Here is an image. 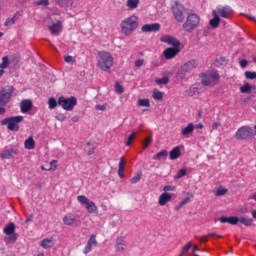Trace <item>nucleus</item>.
I'll use <instances>...</instances> for the list:
<instances>
[{"label":"nucleus","instance_id":"09e8293b","mask_svg":"<svg viewBox=\"0 0 256 256\" xmlns=\"http://www.w3.org/2000/svg\"><path fill=\"white\" fill-rule=\"evenodd\" d=\"M4 25L5 27H10V25H15V16L12 18H7Z\"/></svg>","mask_w":256,"mask_h":256},{"label":"nucleus","instance_id":"2eb2a0df","mask_svg":"<svg viewBox=\"0 0 256 256\" xmlns=\"http://www.w3.org/2000/svg\"><path fill=\"white\" fill-rule=\"evenodd\" d=\"M3 231L4 234L8 236V241H10V243H15V241H17V234L15 233V223H9L5 226Z\"/></svg>","mask_w":256,"mask_h":256},{"label":"nucleus","instance_id":"4be33fe9","mask_svg":"<svg viewBox=\"0 0 256 256\" xmlns=\"http://www.w3.org/2000/svg\"><path fill=\"white\" fill-rule=\"evenodd\" d=\"M212 17L213 18L209 20V25L213 29H217V27H219V25L221 23V17H219V15H217V12L215 10H212Z\"/></svg>","mask_w":256,"mask_h":256},{"label":"nucleus","instance_id":"e2e57ef3","mask_svg":"<svg viewBox=\"0 0 256 256\" xmlns=\"http://www.w3.org/2000/svg\"><path fill=\"white\" fill-rule=\"evenodd\" d=\"M5 113H7L5 106H0V115H5Z\"/></svg>","mask_w":256,"mask_h":256},{"label":"nucleus","instance_id":"e433bc0d","mask_svg":"<svg viewBox=\"0 0 256 256\" xmlns=\"http://www.w3.org/2000/svg\"><path fill=\"white\" fill-rule=\"evenodd\" d=\"M153 99H155L156 101H161V99H163V92H161L159 90H154L153 91Z\"/></svg>","mask_w":256,"mask_h":256},{"label":"nucleus","instance_id":"20e7f679","mask_svg":"<svg viewBox=\"0 0 256 256\" xmlns=\"http://www.w3.org/2000/svg\"><path fill=\"white\" fill-rule=\"evenodd\" d=\"M220 223H229V225H237V223H242L245 227H251L253 225V220L251 218L237 217V216H222L218 219Z\"/></svg>","mask_w":256,"mask_h":256},{"label":"nucleus","instance_id":"ddd939ff","mask_svg":"<svg viewBox=\"0 0 256 256\" xmlns=\"http://www.w3.org/2000/svg\"><path fill=\"white\" fill-rule=\"evenodd\" d=\"M64 225L68 227H80L81 226V219L79 216L73 213L66 214L62 219Z\"/></svg>","mask_w":256,"mask_h":256},{"label":"nucleus","instance_id":"7ed1b4c3","mask_svg":"<svg viewBox=\"0 0 256 256\" xmlns=\"http://www.w3.org/2000/svg\"><path fill=\"white\" fill-rule=\"evenodd\" d=\"M113 55L107 51L98 52L97 56V65L102 71H111V67H113Z\"/></svg>","mask_w":256,"mask_h":256},{"label":"nucleus","instance_id":"39448f33","mask_svg":"<svg viewBox=\"0 0 256 256\" xmlns=\"http://www.w3.org/2000/svg\"><path fill=\"white\" fill-rule=\"evenodd\" d=\"M219 79H221V77L217 71H208L202 75V85L205 87H214V85L219 83Z\"/></svg>","mask_w":256,"mask_h":256},{"label":"nucleus","instance_id":"774afa93","mask_svg":"<svg viewBox=\"0 0 256 256\" xmlns=\"http://www.w3.org/2000/svg\"><path fill=\"white\" fill-rule=\"evenodd\" d=\"M252 217H253L254 219H256V210H253V211H252Z\"/></svg>","mask_w":256,"mask_h":256},{"label":"nucleus","instance_id":"de8ad7c7","mask_svg":"<svg viewBox=\"0 0 256 256\" xmlns=\"http://www.w3.org/2000/svg\"><path fill=\"white\" fill-rule=\"evenodd\" d=\"M115 91L116 93H119V95L123 94V92L125 91L123 89V86L121 84H119V82L115 83Z\"/></svg>","mask_w":256,"mask_h":256},{"label":"nucleus","instance_id":"13d9d810","mask_svg":"<svg viewBox=\"0 0 256 256\" xmlns=\"http://www.w3.org/2000/svg\"><path fill=\"white\" fill-rule=\"evenodd\" d=\"M197 91H198V88L195 87V86H192L190 88V94L189 95L192 97V95H195V93H197Z\"/></svg>","mask_w":256,"mask_h":256},{"label":"nucleus","instance_id":"bb28decb","mask_svg":"<svg viewBox=\"0 0 256 256\" xmlns=\"http://www.w3.org/2000/svg\"><path fill=\"white\" fill-rule=\"evenodd\" d=\"M125 164H126L125 160L122 157L120 159L119 167H118V177H120V179H123L125 177Z\"/></svg>","mask_w":256,"mask_h":256},{"label":"nucleus","instance_id":"5fc2aeb1","mask_svg":"<svg viewBox=\"0 0 256 256\" xmlns=\"http://www.w3.org/2000/svg\"><path fill=\"white\" fill-rule=\"evenodd\" d=\"M163 191H165V192H167V191H175V186L166 185V186H164Z\"/></svg>","mask_w":256,"mask_h":256},{"label":"nucleus","instance_id":"f8f14e48","mask_svg":"<svg viewBox=\"0 0 256 256\" xmlns=\"http://www.w3.org/2000/svg\"><path fill=\"white\" fill-rule=\"evenodd\" d=\"M77 201L82 205H86V210L88 211V213L93 214L99 212V209L97 208L95 202L90 201V199L87 198V196L79 195L77 196Z\"/></svg>","mask_w":256,"mask_h":256},{"label":"nucleus","instance_id":"a211bd4d","mask_svg":"<svg viewBox=\"0 0 256 256\" xmlns=\"http://www.w3.org/2000/svg\"><path fill=\"white\" fill-rule=\"evenodd\" d=\"M115 249L117 253H123V251H127V243H125V237L118 236L116 238Z\"/></svg>","mask_w":256,"mask_h":256},{"label":"nucleus","instance_id":"bf43d9fd","mask_svg":"<svg viewBox=\"0 0 256 256\" xmlns=\"http://www.w3.org/2000/svg\"><path fill=\"white\" fill-rule=\"evenodd\" d=\"M239 64H240V67L245 69V67H247L248 62H247V60L242 59V60H240Z\"/></svg>","mask_w":256,"mask_h":256},{"label":"nucleus","instance_id":"ea45409f","mask_svg":"<svg viewBox=\"0 0 256 256\" xmlns=\"http://www.w3.org/2000/svg\"><path fill=\"white\" fill-rule=\"evenodd\" d=\"M252 86L249 83H245L243 86L240 87V91L242 93H249L251 92Z\"/></svg>","mask_w":256,"mask_h":256},{"label":"nucleus","instance_id":"cd10ccee","mask_svg":"<svg viewBox=\"0 0 256 256\" xmlns=\"http://www.w3.org/2000/svg\"><path fill=\"white\" fill-rule=\"evenodd\" d=\"M24 147L28 149V151L35 149V139H33V136H29L28 139L25 140Z\"/></svg>","mask_w":256,"mask_h":256},{"label":"nucleus","instance_id":"69168bd1","mask_svg":"<svg viewBox=\"0 0 256 256\" xmlns=\"http://www.w3.org/2000/svg\"><path fill=\"white\" fill-rule=\"evenodd\" d=\"M33 222V214H31L25 221V223H31Z\"/></svg>","mask_w":256,"mask_h":256},{"label":"nucleus","instance_id":"4468645a","mask_svg":"<svg viewBox=\"0 0 256 256\" xmlns=\"http://www.w3.org/2000/svg\"><path fill=\"white\" fill-rule=\"evenodd\" d=\"M215 11L217 12L218 17H221L222 19H231V16L234 15L233 8L229 5H219Z\"/></svg>","mask_w":256,"mask_h":256},{"label":"nucleus","instance_id":"f3484780","mask_svg":"<svg viewBox=\"0 0 256 256\" xmlns=\"http://www.w3.org/2000/svg\"><path fill=\"white\" fill-rule=\"evenodd\" d=\"M97 245V236L95 234H92L83 249L84 255L91 253L93 251V247H97Z\"/></svg>","mask_w":256,"mask_h":256},{"label":"nucleus","instance_id":"5701e85b","mask_svg":"<svg viewBox=\"0 0 256 256\" xmlns=\"http://www.w3.org/2000/svg\"><path fill=\"white\" fill-rule=\"evenodd\" d=\"M193 131H195V125L193 123H189L187 126L181 128L180 135L183 137H189V135H192Z\"/></svg>","mask_w":256,"mask_h":256},{"label":"nucleus","instance_id":"9d476101","mask_svg":"<svg viewBox=\"0 0 256 256\" xmlns=\"http://www.w3.org/2000/svg\"><path fill=\"white\" fill-rule=\"evenodd\" d=\"M13 93H15V88L13 86H6L0 91V107H5L10 101L11 97H13Z\"/></svg>","mask_w":256,"mask_h":256},{"label":"nucleus","instance_id":"423d86ee","mask_svg":"<svg viewBox=\"0 0 256 256\" xmlns=\"http://www.w3.org/2000/svg\"><path fill=\"white\" fill-rule=\"evenodd\" d=\"M198 65L199 62L197 60H189L179 68L176 77H178L179 79H185L187 73H190L191 71H193V69H197Z\"/></svg>","mask_w":256,"mask_h":256},{"label":"nucleus","instance_id":"7c9ffc66","mask_svg":"<svg viewBox=\"0 0 256 256\" xmlns=\"http://www.w3.org/2000/svg\"><path fill=\"white\" fill-rule=\"evenodd\" d=\"M41 247L43 249H51L55 245V242H53V239H43L40 243Z\"/></svg>","mask_w":256,"mask_h":256},{"label":"nucleus","instance_id":"b1692460","mask_svg":"<svg viewBox=\"0 0 256 256\" xmlns=\"http://www.w3.org/2000/svg\"><path fill=\"white\" fill-rule=\"evenodd\" d=\"M171 199V194L164 192L159 196L158 204L160 205V207H165V204L169 203Z\"/></svg>","mask_w":256,"mask_h":256},{"label":"nucleus","instance_id":"473e14b6","mask_svg":"<svg viewBox=\"0 0 256 256\" xmlns=\"http://www.w3.org/2000/svg\"><path fill=\"white\" fill-rule=\"evenodd\" d=\"M191 247H193V242H188V243L182 248V252L179 254V256L189 255V251H191Z\"/></svg>","mask_w":256,"mask_h":256},{"label":"nucleus","instance_id":"72a5a7b5","mask_svg":"<svg viewBox=\"0 0 256 256\" xmlns=\"http://www.w3.org/2000/svg\"><path fill=\"white\" fill-rule=\"evenodd\" d=\"M49 109H55L59 105V100L57 101L54 97L49 98L48 100Z\"/></svg>","mask_w":256,"mask_h":256},{"label":"nucleus","instance_id":"3c124183","mask_svg":"<svg viewBox=\"0 0 256 256\" xmlns=\"http://www.w3.org/2000/svg\"><path fill=\"white\" fill-rule=\"evenodd\" d=\"M36 5H43L44 7H48L49 0H39L38 2H36Z\"/></svg>","mask_w":256,"mask_h":256},{"label":"nucleus","instance_id":"4d7b16f0","mask_svg":"<svg viewBox=\"0 0 256 256\" xmlns=\"http://www.w3.org/2000/svg\"><path fill=\"white\" fill-rule=\"evenodd\" d=\"M219 127H221V123L220 122H214L212 124V130L213 131H217V129H219Z\"/></svg>","mask_w":256,"mask_h":256},{"label":"nucleus","instance_id":"c756f323","mask_svg":"<svg viewBox=\"0 0 256 256\" xmlns=\"http://www.w3.org/2000/svg\"><path fill=\"white\" fill-rule=\"evenodd\" d=\"M141 1L139 0H127L126 1V7L129 8L131 11L137 9L139 7V4Z\"/></svg>","mask_w":256,"mask_h":256},{"label":"nucleus","instance_id":"412c9836","mask_svg":"<svg viewBox=\"0 0 256 256\" xmlns=\"http://www.w3.org/2000/svg\"><path fill=\"white\" fill-rule=\"evenodd\" d=\"M179 51L180 50L177 47H170L164 50L163 55L165 59H173L179 53Z\"/></svg>","mask_w":256,"mask_h":256},{"label":"nucleus","instance_id":"6e6d98bb","mask_svg":"<svg viewBox=\"0 0 256 256\" xmlns=\"http://www.w3.org/2000/svg\"><path fill=\"white\" fill-rule=\"evenodd\" d=\"M145 63V60H136L135 61V67H143V64Z\"/></svg>","mask_w":256,"mask_h":256},{"label":"nucleus","instance_id":"f257e3e1","mask_svg":"<svg viewBox=\"0 0 256 256\" xmlns=\"http://www.w3.org/2000/svg\"><path fill=\"white\" fill-rule=\"evenodd\" d=\"M139 27V17L131 15L130 17L125 18L120 23V29L122 35H133L137 28Z\"/></svg>","mask_w":256,"mask_h":256},{"label":"nucleus","instance_id":"dca6fc26","mask_svg":"<svg viewBox=\"0 0 256 256\" xmlns=\"http://www.w3.org/2000/svg\"><path fill=\"white\" fill-rule=\"evenodd\" d=\"M51 25L48 26L49 31L52 35H59L60 32L63 31V22L61 20H57L53 22V18L50 17Z\"/></svg>","mask_w":256,"mask_h":256},{"label":"nucleus","instance_id":"f704fd0d","mask_svg":"<svg viewBox=\"0 0 256 256\" xmlns=\"http://www.w3.org/2000/svg\"><path fill=\"white\" fill-rule=\"evenodd\" d=\"M189 201H190L189 197L182 200L178 205L175 206V208H174L175 211H179L180 209H183V206L187 205V203H189Z\"/></svg>","mask_w":256,"mask_h":256},{"label":"nucleus","instance_id":"9b49d317","mask_svg":"<svg viewBox=\"0 0 256 256\" xmlns=\"http://www.w3.org/2000/svg\"><path fill=\"white\" fill-rule=\"evenodd\" d=\"M58 105H60L64 111H73L77 105V98L75 96L69 98L61 96L58 98Z\"/></svg>","mask_w":256,"mask_h":256},{"label":"nucleus","instance_id":"79ce46f5","mask_svg":"<svg viewBox=\"0 0 256 256\" xmlns=\"http://www.w3.org/2000/svg\"><path fill=\"white\" fill-rule=\"evenodd\" d=\"M138 105L140 107H150V102H149V99H140L138 100Z\"/></svg>","mask_w":256,"mask_h":256},{"label":"nucleus","instance_id":"a878e982","mask_svg":"<svg viewBox=\"0 0 256 256\" xmlns=\"http://www.w3.org/2000/svg\"><path fill=\"white\" fill-rule=\"evenodd\" d=\"M180 157H181V148H179V146H176L170 151V159L171 161H175V159H179Z\"/></svg>","mask_w":256,"mask_h":256},{"label":"nucleus","instance_id":"f03ea898","mask_svg":"<svg viewBox=\"0 0 256 256\" xmlns=\"http://www.w3.org/2000/svg\"><path fill=\"white\" fill-rule=\"evenodd\" d=\"M201 23V16L195 12H190L187 14L185 22L182 24V30L185 33H193Z\"/></svg>","mask_w":256,"mask_h":256},{"label":"nucleus","instance_id":"6e6552de","mask_svg":"<svg viewBox=\"0 0 256 256\" xmlns=\"http://www.w3.org/2000/svg\"><path fill=\"white\" fill-rule=\"evenodd\" d=\"M172 15L177 23H183L185 21V6L177 1L171 7Z\"/></svg>","mask_w":256,"mask_h":256},{"label":"nucleus","instance_id":"49530a36","mask_svg":"<svg viewBox=\"0 0 256 256\" xmlns=\"http://www.w3.org/2000/svg\"><path fill=\"white\" fill-rule=\"evenodd\" d=\"M244 75L246 79H251V80L256 79V72L246 71Z\"/></svg>","mask_w":256,"mask_h":256},{"label":"nucleus","instance_id":"393cba45","mask_svg":"<svg viewBox=\"0 0 256 256\" xmlns=\"http://www.w3.org/2000/svg\"><path fill=\"white\" fill-rule=\"evenodd\" d=\"M21 113H29L30 109H33V102L31 100H23L20 103Z\"/></svg>","mask_w":256,"mask_h":256},{"label":"nucleus","instance_id":"603ef678","mask_svg":"<svg viewBox=\"0 0 256 256\" xmlns=\"http://www.w3.org/2000/svg\"><path fill=\"white\" fill-rule=\"evenodd\" d=\"M207 241H209V235L208 234L199 238V243H207Z\"/></svg>","mask_w":256,"mask_h":256},{"label":"nucleus","instance_id":"a19ab883","mask_svg":"<svg viewBox=\"0 0 256 256\" xmlns=\"http://www.w3.org/2000/svg\"><path fill=\"white\" fill-rule=\"evenodd\" d=\"M155 83H157V85H167L169 83V77H163L160 79H156Z\"/></svg>","mask_w":256,"mask_h":256},{"label":"nucleus","instance_id":"864d4df0","mask_svg":"<svg viewBox=\"0 0 256 256\" xmlns=\"http://www.w3.org/2000/svg\"><path fill=\"white\" fill-rule=\"evenodd\" d=\"M64 61H65L66 63H75V58H73V56H66V57L64 58Z\"/></svg>","mask_w":256,"mask_h":256},{"label":"nucleus","instance_id":"c85d7f7f","mask_svg":"<svg viewBox=\"0 0 256 256\" xmlns=\"http://www.w3.org/2000/svg\"><path fill=\"white\" fill-rule=\"evenodd\" d=\"M14 155H17V150L11 148V149L5 150V151L1 154V157H2V159H12V157H13Z\"/></svg>","mask_w":256,"mask_h":256},{"label":"nucleus","instance_id":"8fccbe9b","mask_svg":"<svg viewBox=\"0 0 256 256\" xmlns=\"http://www.w3.org/2000/svg\"><path fill=\"white\" fill-rule=\"evenodd\" d=\"M57 170V160H52L50 162V168H48V171H55Z\"/></svg>","mask_w":256,"mask_h":256},{"label":"nucleus","instance_id":"58836bf2","mask_svg":"<svg viewBox=\"0 0 256 256\" xmlns=\"http://www.w3.org/2000/svg\"><path fill=\"white\" fill-rule=\"evenodd\" d=\"M8 65H9V58L7 56H4L2 58V63L0 64V70L3 71V69H7Z\"/></svg>","mask_w":256,"mask_h":256},{"label":"nucleus","instance_id":"c9c22d12","mask_svg":"<svg viewBox=\"0 0 256 256\" xmlns=\"http://www.w3.org/2000/svg\"><path fill=\"white\" fill-rule=\"evenodd\" d=\"M141 177H143V173L139 172L137 175L130 179V183L133 185H135V183H139L141 181Z\"/></svg>","mask_w":256,"mask_h":256},{"label":"nucleus","instance_id":"1a4fd4ad","mask_svg":"<svg viewBox=\"0 0 256 256\" xmlns=\"http://www.w3.org/2000/svg\"><path fill=\"white\" fill-rule=\"evenodd\" d=\"M253 135V128L251 126H242L236 131L235 138L238 141H247V139H253Z\"/></svg>","mask_w":256,"mask_h":256},{"label":"nucleus","instance_id":"0eeeda50","mask_svg":"<svg viewBox=\"0 0 256 256\" xmlns=\"http://www.w3.org/2000/svg\"><path fill=\"white\" fill-rule=\"evenodd\" d=\"M23 121V116H12L1 120V125H7L9 131H19V123Z\"/></svg>","mask_w":256,"mask_h":256},{"label":"nucleus","instance_id":"0e129e2a","mask_svg":"<svg viewBox=\"0 0 256 256\" xmlns=\"http://www.w3.org/2000/svg\"><path fill=\"white\" fill-rule=\"evenodd\" d=\"M96 109H98L99 111H105L106 107L105 105H96Z\"/></svg>","mask_w":256,"mask_h":256},{"label":"nucleus","instance_id":"37998d69","mask_svg":"<svg viewBox=\"0 0 256 256\" xmlns=\"http://www.w3.org/2000/svg\"><path fill=\"white\" fill-rule=\"evenodd\" d=\"M216 197H222L223 195H227V189L218 188L215 192Z\"/></svg>","mask_w":256,"mask_h":256},{"label":"nucleus","instance_id":"6ab92c4d","mask_svg":"<svg viewBox=\"0 0 256 256\" xmlns=\"http://www.w3.org/2000/svg\"><path fill=\"white\" fill-rule=\"evenodd\" d=\"M160 41L162 43H167V45H173L176 48L181 47V42L179 40H177V38L173 37V36H162Z\"/></svg>","mask_w":256,"mask_h":256},{"label":"nucleus","instance_id":"052dcab7","mask_svg":"<svg viewBox=\"0 0 256 256\" xmlns=\"http://www.w3.org/2000/svg\"><path fill=\"white\" fill-rule=\"evenodd\" d=\"M196 251H199V246L197 244L193 246L192 253H194L195 256H199L197 253H195Z\"/></svg>","mask_w":256,"mask_h":256},{"label":"nucleus","instance_id":"2f4dec72","mask_svg":"<svg viewBox=\"0 0 256 256\" xmlns=\"http://www.w3.org/2000/svg\"><path fill=\"white\" fill-rule=\"evenodd\" d=\"M168 155H169V152H167V150H162L158 152L155 156H153V159L157 161H161V159H167Z\"/></svg>","mask_w":256,"mask_h":256},{"label":"nucleus","instance_id":"680f3d73","mask_svg":"<svg viewBox=\"0 0 256 256\" xmlns=\"http://www.w3.org/2000/svg\"><path fill=\"white\" fill-rule=\"evenodd\" d=\"M208 237H217L218 239H221L223 236L217 235V233H209Z\"/></svg>","mask_w":256,"mask_h":256},{"label":"nucleus","instance_id":"338daca9","mask_svg":"<svg viewBox=\"0 0 256 256\" xmlns=\"http://www.w3.org/2000/svg\"><path fill=\"white\" fill-rule=\"evenodd\" d=\"M194 129H203V123H198L194 126Z\"/></svg>","mask_w":256,"mask_h":256},{"label":"nucleus","instance_id":"a18cd8bd","mask_svg":"<svg viewBox=\"0 0 256 256\" xmlns=\"http://www.w3.org/2000/svg\"><path fill=\"white\" fill-rule=\"evenodd\" d=\"M137 133L133 132L132 134H130L127 138V142H126V146L129 147L132 143L133 140L135 139Z\"/></svg>","mask_w":256,"mask_h":256},{"label":"nucleus","instance_id":"aec40b11","mask_svg":"<svg viewBox=\"0 0 256 256\" xmlns=\"http://www.w3.org/2000/svg\"><path fill=\"white\" fill-rule=\"evenodd\" d=\"M143 33H155L161 29L160 23L144 24L142 26Z\"/></svg>","mask_w":256,"mask_h":256},{"label":"nucleus","instance_id":"4c0bfd02","mask_svg":"<svg viewBox=\"0 0 256 256\" xmlns=\"http://www.w3.org/2000/svg\"><path fill=\"white\" fill-rule=\"evenodd\" d=\"M153 143V138L151 136H148L143 142H142V147L143 149H147Z\"/></svg>","mask_w":256,"mask_h":256},{"label":"nucleus","instance_id":"c03bdc74","mask_svg":"<svg viewBox=\"0 0 256 256\" xmlns=\"http://www.w3.org/2000/svg\"><path fill=\"white\" fill-rule=\"evenodd\" d=\"M185 175H187V169L182 168L176 174L175 179H181V177H185Z\"/></svg>","mask_w":256,"mask_h":256}]
</instances>
